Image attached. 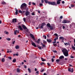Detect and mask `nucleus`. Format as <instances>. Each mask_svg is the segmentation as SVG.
<instances>
[{
    "instance_id": "46",
    "label": "nucleus",
    "mask_w": 75,
    "mask_h": 75,
    "mask_svg": "<svg viewBox=\"0 0 75 75\" xmlns=\"http://www.w3.org/2000/svg\"><path fill=\"white\" fill-rule=\"evenodd\" d=\"M53 51L54 52H55L56 53H57V51L56 50H53Z\"/></svg>"
},
{
    "instance_id": "11",
    "label": "nucleus",
    "mask_w": 75,
    "mask_h": 75,
    "mask_svg": "<svg viewBox=\"0 0 75 75\" xmlns=\"http://www.w3.org/2000/svg\"><path fill=\"white\" fill-rule=\"evenodd\" d=\"M22 27H23V29H24V30H26V29H27V28L26 27V26H25V25L23 24H22Z\"/></svg>"
},
{
    "instance_id": "3",
    "label": "nucleus",
    "mask_w": 75,
    "mask_h": 75,
    "mask_svg": "<svg viewBox=\"0 0 75 75\" xmlns=\"http://www.w3.org/2000/svg\"><path fill=\"white\" fill-rule=\"evenodd\" d=\"M62 52L65 57H68V52L67 49H64L62 50Z\"/></svg>"
},
{
    "instance_id": "37",
    "label": "nucleus",
    "mask_w": 75,
    "mask_h": 75,
    "mask_svg": "<svg viewBox=\"0 0 75 75\" xmlns=\"http://www.w3.org/2000/svg\"><path fill=\"white\" fill-rule=\"evenodd\" d=\"M18 12L19 13H21V14H22V11H21V10H19L18 11Z\"/></svg>"
},
{
    "instance_id": "30",
    "label": "nucleus",
    "mask_w": 75,
    "mask_h": 75,
    "mask_svg": "<svg viewBox=\"0 0 75 75\" xmlns=\"http://www.w3.org/2000/svg\"><path fill=\"white\" fill-rule=\"evenodd\" d=\"M71 48L72 49L74 50H75V47L74 46H72Z\"/></svg>"
},
{
    "instance_id": "29",
    "label": "nucleus",
    "mask_w": 75,
    "mask_h": 75,
    "mask_svg": "<svg viewBox=\"0 0 75 75\" xmlns=\"http://www.w3.org/2000/svg\"><path fill=\"white\" fill-rule=\"evenodd\" d=\"M38 48L39 49V50H41L42 49V48H41V47H39V46L38 45Z\"/></svg>"
},
{
    "instance_id": "50",
    "label": "nucleus",
    "mask_w": 75,
    "mask_h": 75,
    "mask_svg": "<svg viewBox=\"0 0 75 75\" xmlns=\"http://www.w3.org/2000/svg\"><path fill=\"white\" fill-rule=\"evenodd\" d=\"M42 61H46V60H45V59H42Z\"/></svg>"
},
{
    "instance_id": "31",
    "label": "nucleus",
    "mask_w": 75,
    "mask_h": 75,
    "mask_svg": "<svg viewBox=\"0 0 75 75\" xmlns=\"http://www.w3.org/2000/svg\"><path fill=\"white\" fill-rule=\"evenodd\" d=\"M43 43H44L45 44H47V41H45V40H43Z\"/></svg>"
},
{
    "instance_id": "55",
    "label": "nucleus",
    "mask_w": 75,
    "mask_h": 75,
    "mask_svg": "<svg viewBox=\"0 0 75 75\" xmlns=\"http://www.w3.org/2000/svg\"><path fill=\"white\" fill-rule=\"evenodd\" d=\"M60 18H61V19H62V18H63V17L62 16H61L60 17Z\"/></svg>"
},
{
    "instance_id": "32",
    "label": "nucleus",
    "mask_w": 75,
    "mask_h": 75,
    "mask_svg": "<svg viewBox=\"0 0 75 75\" xmlns=\"http://www.w3.org/2000/svg\"><path fill=\"white\" fill-rule=\"evenodd\" d=\"M59 61H60L59 59H57L56 60V62H59Z\"/></svg>"
},
{
    "instance_id": "59",
    "label": "nucleus",
    "mask_w": 75,
    "mask_h": 75,
    "mask_svg": "<svg viewBox=\"0 0 75 75\" xmlns=\"http://www.w3.org/2000/svg\"><path fill=\"white\" fill-rule=\"evenodd\" d=\"M36 74H39V71H37L36 72Z\"/></svg>"
},
{
    "instance_id": "28",
    "label": "nucleus",
    "mask_w": 75,
    "mask_h": 75,
    "mask_svg": "<svg viewBox=\"0 0 75 75\" xmlns=\"http://www.w3.org/2000/svg\"><path fill=\"white\" fill-rule=\"evenodd\" d=\"M17 72H20V69L18 68L17 69Z\"/></svg>"
},
{
    "instance_id": "18",
    "label": "nucleus",
    "mask_w": 75,
    "mask_h": 75,
    "mask_svg": "<svg viewBox=\"0 0 75 75\" xmlns=\"http://www.w3.org/2000/svg\"><path fill=\"white\" fill-rule=\"evenodd\" d=\"M15 9L16 10V12H15L16 15H17V14H18V10H17V8H16Z\"/></svg>"
},
{
    "instance_id": "45",
    "label": "nucleus",
    "mask_w": 75,
    "mask_h": 75,
    "mask_svg": "<svg viewBox=\"0 0 75 75\" xmlns=\"http://www.w3.org/2000/svg\"><path fill=\"white\" fill-rule=\"evenodd\" d=\"M44 71V69H43L42 70V71H41V72H43Z\"/></svg>"
},
{
    "instance_id": "48",
    "label": "nucleus",
    "mask_w": 75,
    "mask_h": 75,
    "mask_svg": "<svg viewBox=\"0 0 75 75\" xmlns=\"http://www.w3.org/2000/svg\"><path fill=\"white\" fill-rule=\"evenodd\" d=\"M54 58H52V62H54Z\"/></svg>"
},
{
    "instance_id": "58",
    "label": "nucleus",
    "mask_w": 75,
    "mask_h": 75,
    "mask_svg": "<svg viewBox=\"0 0 75 75\" xmlns=\"http://www.w3.org/2000/svg\"><path fill=\"white\" fill-rule=\"evenodd\" d=\"M56 39H57V40H58V36H56Z\"/></svg>"
},
{
    "instance_id": "38",
    "label": "nucleus",
    "mask_w": 75,
    "mask_h": 75,
    "mask_svg": "<svg viewBox=\"0 0 75 75\" xmlns=\"http://www.w3.org/2000/svg\"><path fill=\"white\" fill-rule=\"evenodd\" d=\"M31 14L32 16H35V13L34 12H33L32 13H31Z\"/></svg>"
},
{
    "instance_id": "62",
    "label": "nucleus",
    "mask_w": 75,
    "mask_h": 75,
    "mask_svg": "<svg viewBox=\"0 0 75 75\" xmlns=\"http://www.w3.org/2000/svg\"><path fill=\"white\" fill-rule=\"evenodd\" d=\"M57 40V39H56V38H54V41H56V40Z\"/></svg>"
},
{
    "instance_id": "9",
    "label": "nucleus",
    "mask_w": 75,
    "mask_h": 75,
    "mask_svg": "<svg viewBox=\"0 0 75 75\" xmlns=\"http://www.w3.org/2000/svg\"><path fill=\"white\" fill-rule=\"evenodd\" d=\"M31 44L33 46V47H37V46L36 45H35V43L34 42L32 41Z\"/></svg>"
},
{
    "instance_id": "2",
    "label": "nucleus",
    "mask_w": 75,
    "mask_h": 75,
    "mask_svg": "<svg viewBox=\"0 0 75 75\" xmlns=\"http://www.w3.org/2000/svg\"><path fill=\"white\" fill-rule=\"evenodd\" d=\"M20 8L21 10H26L27 8V4L25 3H23L21 5Z\"/></svg>"
},
{
    "instance_id": "51",
    "label": "nucleus",
    "mask_w": 75,
    "mask_h": 75,
    "mask_svg": "<svg viewBox=\"0 0 75 75\" xmlns=\"http://www.w3.org/2000/svg\"><path fill=\"white\" fill-rule=\"evenodd\" d=\"M15 42H16L15 41H13V42H12L13 44H14V43H15Z\"/></svg>"
},
{
    "instance_id": "63",
    "label": "nucleus",
    "mask_w": 75,
    "mask_h": 75,
    "mask_svg": "<svg viewBox=\"0 0 75 75\" xmlns=\"http://www.w3.org/2000/svg\"><path fill=\"white\" fill-rule=\"evenodd\" d=\"M41 2H42V3H44V1L43 0H42Z\"/></svg>"
},
{
    "instance_id": "13",
    "label": "nucleus",
    "mask_w": 75,
    "mask_h": 75,
    "mask_svg": "<svg viewBox=\"0 0 75 75\" xmlns=\"http://www.w3.org/2000/svg\"><path fill=\"white\" fill-rule=\"evenodd\" d=\"M47 42H48L49 43H51V42H52V40L50 39H47Z\"/></svg>"
},
{
    "instance_id": "36",
    "label": "nucleus",
    "mask_w": 75,
    "mask_h": 75,
    "mask_svg": "<svg viewBox=\"0 0 75 75\" xmlns=\"http://www.w3.org/2000/svg\"><path fill=\"white\" fill-rule=\"evenodd\" d=\"M64 45H66V46L68 45V44L67 43H64Z\"/></svg>"
},
{
    "instance_id": "41",
    "label": "nucleus",
    "mask_w": 75,
    "mask_h": 75,
    "mask_svg": "<svg viewBox=\"0 0 75 75\" xmlns=\"http://www.w3.org/2000/svg\"><path fill=\"white\" fill-rule=\"evenodd\" d=\"M75 6L74 5H73L72 4H71V7H74Z\"/></svg>"
},
{
    "instance_id": "33",
    "label": "nucleus",
    "mask_w": 75,
    "mask_h": 75,
    "mask_svg": "<svg viewBox=\"0 0 75 75\" xmlns=\"http://www.w3.org/2000/svg\"><path fill=\"white\" fill-rule=\"evenodd\" d=\"M54 35H55L56 37H57L58 36V34H57V33H55L54 34Z\"/></svg>"
},
{
    "instance_id": "8",
    "label": "nucleus",
    "mask_w": 75,
    "mask_h": 75,
    "mask_svg": "<svg viewBox=\"0 0 75 75\" xmlns=\"http://www.w3.org/2000/svg\"><path fill=\"white\" fill-rule=\"evenodd\" d=\"M26 11L25 14L26 16H28V15H29V14H30V12L28 11L26 9Z\"/></svg>"
},
{
    "instance_id": "42",
    "label": "nucleus",
    "mask_w": 75,
    "mask_h": 75,
    "mask_svg": "<svg viewBox=\"0 0 75 75\" xmlns=\"http://www.w3.org/2000/svg\"><path fill=\"white\" fill-rule=\"evenodd\" d=\"M42 64H45V63L44 62H42L40 64L41 65H43Z\"/></svg>"
},
{
    "instance_id": "34",
    "label": "nucleus",
    "mask_w": 75,
    "mask_h": 75,
    "mask_svg": "<svg viewBox=\"0 0 75 75\" xmlns=\"http://www.w3.org/2000/svg\"><path fill=\"white\" fill-rule=\"evenodd\" d=\"M2 4H6V2L4 1L2 2Z\"/></svg>"
},
{
    "instance_id": "26",
    "label": "nucleus",
    "mask_w": 75,
    "mask_h": 75,
    "mask_svg": "<svg viewBox=\"0 0 75 75\" xmlns=\"http://www.w3.org/2000/svg\"><path fill=\"white\" fill-rule=\"evenodd\" d=\"M16 49H19V46L18 45H16Z\"/></svg>"
},
{
    "instance_id": "54",
    "label": "nucleus",
    "mask_w": 75,
    "mask_h": 75,
    "mask_svg": "<svg viewBox=\"0 0 75 75\" xmlns=\"http://www.w3.org/2000/svg\"><path fill=\"white\" fill-rule=\"evenodd\" d=\"M70 58H74V57L72 56H71L70 57Z\"/></svg>"
},
{
    "instance_id": "7",
    "label": "nucleus",
    "mask_w": 75,
    "mask_h": 75,
    "mask_svg": "<svg viewBox=\"0 0 75 75\" xmlns=\"http://www.w3.org/2000/svg\"><path fill=\"white\" fill-rule=\"evenodd\" d=\"M53 28H55V25L54 24H52V26H51V28H50V30H52Z\"/></svg>"
},
{
    "instance_id": "60",
    "label": "nucleus",
    "mask_w": 75,
    "mask_h": 75,
    "mask_svg": "<svg viewBox=\"0 0 75 75\" xmlns=\"http://www.w3.org/2000/svg\"><path fill=\"white\" fill-rule=\"evenodd\" d=\"M35 71H37V68H35Z\"/></svg>"
},
{
    "instance_id": "20",
    "label": "nucleus",
    "mask_w": 75,
    "mask_h": 75,
    "mask_svg": "<svg viewBox=\"0 0 75 75\" xmlns=\"http://www.w3.org/2000/svg\"><path fill=\"white\" fill-rule=\"evenodd\" d=\"M12 62H13L14 63V62H16V58H14L12 61Z\"/></svg>"
},
{
    "instance_id": "25",
    "label": "nucleus",
    "mask_w": 75,
    "mask_h": 75,
    "mask_svg": "<svg viewBox=\"0 0 75 75\" xmlns=\"http://www.w3.org/2000/svg\"><path fill=\"white\" fill-rule=\"evenodd\" d=\"M61 3V2L60 1H57V4H59Z\"/></svg>"
},
{
    "instance_id": "64",
    "label": "nucleus",
    "mask_w": 75,
    "mask_h": 75,
    "mask_svg": "<svg viewBox=\"0 0 75 75\" xmlns=\"http://www.w3.org/2000/svg\"><path fill=\"white\" fill-rule=\"evenodd\" d=\"M43 75H47V74H46V73H44V74H43Z\"/></svg>"
},
{
    "instance_id": "35",
    "label": "nucleus",
    "mask_w": 75,
    "mask_h": 75,
    "mask_svg": "<svg viewBox=\"0 0 75 75\" xmlns=\"http://www.w3.org/2000/svg\"><path fill=\"white\" fill-rule=\"evenodd\" d=\"M39 5L40 6H43V4H42L40 3L39 4Z\"/></svg>"
},
{
    "instance_id": "1",
    "label": "nucleus",
    "mask_w": 75,
    "mask_h": 75,
    "mask_svg": "<svg viewBox=\"0 0 75 75\" xmlns=\"http://www.w3.org/2000/svg\"><path fill=\"white\" fill-rule=\"evenodd\" d=\"M46 4L48 3L49 5H52L53 6H57V4L55 2H51V1H48L47 0H44Z\"/></svg>"
},
{
    "instance_id": "47",
    "label": "nucleus",
    "mask_w": 75,
    "mask_h": 75,
    "mask_svg": "<svg viewBox=\"0 0 75 75\" xmlns=\"http://www.w3.org/2000/svg\"><path fill=\"white\" fill-rule=\"evenodd\" d=\"M25 11H23L22 12V14H23V13H25Z\"/></svg>"
},
{
    "instance_id": "40",
    "label": "nucleus",
    "mask_w": 75,
    "mask_h": 75,
    "mask_svg": "<svg viewBox=\"0 0 75 75\" xmlns=\"http://www.w3.org/2000/svg\"><path fill=\"white\" fill-rule=\"evenodd\" d=\"M8 59H10V60H11V57H8Z\"/></svg>"
},
{
    "instance_id": "44",
    "label": "nucleus",
    "mask_w": 75,
    "mask_h": 75,
    "mask_svg": "<svg viewBox=\"0 0 75 75\" xmlns=\"http://www.w3.org/2000/svg\"><path fill=\"white\" fill-rule=\"evenodd\" d=\"M23 21L24 22H25V18H23Z\"/></svg>"
},
{
    "instance_id": "24",
    "label": "nucleus",
    "mask_w": 75,
    "mask_h": 75,
    "mask_svg": "<svg viewBox=\"0 0 75 75\" xmlns=\"http://www.w3.org/2000/svg\"><path fill=\"white\" fill-rule=\"evenodd\" d=\"M17 30H16L14 31V34L15 35H16L17 34Z\"/></svg>"
},
{
    "instance_id": "12",
    "label": "nucleus",
    "mask_w": 75,
    "mask_h": 75,
    "mask_svg": "<svg viewBox=\"0 0 75 75\" xmlns=\"http://www.w3.org/2000/svg\"><path fill=\"white\" fill-rule=\"evenodd\" d=\"M18 28H19L20 29V30H21V31H23V28H22L21 26L20 25H18Z\"/></svg>"
},
{
    "instance_id": "49",
    "label": "nucleus",
    "mask_w": 75,
    "mask_h": 75,
    "mask_svg": "<svg viewBox=\"0 0 75 75\" xmlns=\"http://www.w3.org/2000/svg\"><path fill=\"white\" fill-rule=\"evenodd\" d=\"M47 64L49 66H50V64L48 63H47Z\"/></svg>"
},
{
    "instance_id": "15",
    "label": "nucleus",
    "mask_w": 75,
    "mask_h": 75,
    "mask_svg": "<svg viewBox=\"0 0 75 75\" xmlns=\"http://www.w3.org/2000/svg\"><path fill=\"white\" fill-rule=\"evenodd\" d=\"M36 42H37L38 44H39L40 43V39H38V40L37 41H35Z\"/></svg>"
},
{
    "instance_id": "23",
    "label": "nucleus",
    "mask_w": 75,
    "mask_h": 75,
    "mask_svg": "<svg viewBox=\"0 0 75 75\" xmlns=\"http://www.w3.org/2000/svg\"><path fill=\"white\" fill-rule=\"evenodd\" d=\"M4 34L8 35V32H6V31H5L4 32Z\"/></svg>"
},
{
    "instance_id": "43",
    "label": "nucleus",
    "mask_w": 75,
    "mask_h": 75,
    "mask_svg": "<svg viewBox=\"0 0 75 75\" xmlns=\"http://www.w3.org/2000/svg\"><path fill=\"white\" fill-rule=\"evenodd\" d=\"M68 71H69V72H71V69L70 68H69L68 69Z\"/></svg>"
},
{
    "instance_id": "53",
    "label": "nucleus",
    "mask_w": 75,
    "mask_h": 75,
    "mask_svg": "<svg viewBox=\"0 0 75 75\" xmlns=\"http://www.w3.org/2000/svg\"><path fill=\"white\" fill-rule=\"evenodd\" d=\"M32 4H33V5H35L36 4L35 3L33 2L32 3Z\"/></svg>"
},
{
    "instance_id": "56",
    "label": "nucleus",
    "mask_w": 75,
    "mask_h": 75,
    "mask_svg": "<svg viewBox=\"0 0 75 75\" xmlns=\"http://www.w3.org/2000/svg\"><path fill=\"white\" fill-rule=\"evenodd\" d=\"M62 4H64L65 3V2L64 1H62Z\"/></svg>"
},
{
    "instance_id": "4",
    "label": "nucleus",
    "mask_w": 75,
    "mask_h": 75,
    "mask_svg": "<svg viewBox=\"0 0 75 75\" xmlns=\"http://www.w3.org/2000/svg\"><path fill=\"white\" fill-rule=\"evenodd\" d=\"M46 24H45V23H42L41 24V26H38V27L39 28H44V26H45Z\"/></svg>"
},
{
    "instance_id": "61",
    "label": "nucleus",
    "mask_w": 75,
    "mask_h": 75,
    "mask_svg": "<svg viewBox=\"0 0 75 75\" xmlns=\"http://www.w3.org/2000/svg\"><path fill=\"white\" fill-rule=\"evenodd\" d=\"M28 4L30 5V6H31V2H30Z\"/></svg>"
},
{
    "instance_id": "52",
    "label": "nucleus",
    "mask_w": 75,
    "mask_h": 75,
    "mask_svg": "<svg viewBox=\"0 0 75 75\" xmlns=\"http://www.w3.org/2000/svg\"><path fill=\"white\" fill-rule=\"evenodd\" d=\"M53 46H57V44H53Z\"/></svg>"
},
{
    "instance_id": "19",
    "label": "nucleus",
    "mask_w": 75,
    "mask_h": 75,
    "mask_svg": "<svg viewBox=\"0 0 75 75\" xmlns=\"http://www.w3.org/2000/svg\"><path fill=\"white\" fill-rule=\"evenodd\" d=\"M5 61V59H4V58H2L1 59V62H4Z\"/></svg>"
},
{
    "instance_id": "21",
    "label": "nucleus",
    "mask_w": 75,
    "mask_h": 75,
    "mask_svg": "<svg viewBox=\"0 0 75 75\" xmlns=\"http://www.w3.org/2000/svg\"><path fill=\"white\" fill-rule=\"evenodd\" d=\"M28 70L29 71V73H31V69H30V68H28Z\"/></svg>"
},
{
    "instance_id": "14",
    "label": "nucleus",
    "mask_w": 75,
    "mask_h": 75,
    "mask_svg": "<svg viewBox=\"0 0 75 75\" xmlns=\"http://www.w3.org/2000/svg\"><path fill=\"white\" fill-rule=\"evenodd\" d=\"M47 27H49V28H51V26L50 23H47Z\"/></svg>"
},
{
    "instance_id": "17",
    "label": "nucleus",
    "mask_w": 75,
    "mask_h": 75,
    "mask_svg": "<svg viewBox=\"0 0 75 75\" xmlns=\"http://www.w3.org/2000/svg\"><path fill=\"white\" fill-rule=\"evenodd\" d=\"M66 26H67V25L63 24V27H62L63 29H65V27H66Z\"/></svg>"
},
{
    "instance_id": "39",
    "label": "nucleus",
    "mask_w": 75,
    "mask_h": 75,
    "mask_svg": "<svg viewBox=\"0 0 75 75\" xmlns=\"http://www.w3.org/2000/svg\"><path fill=\"white\" fill-rule=\"evenodd\" d=\"M43 37L45 38V39H47V37L46 36H45V35H44L43 36Z\"/></svg>"
},
{
    "instance_id": "57",
    "label": "nucleus",
    "mask_w": 75,
    "mask_h": 75,
    "mask_svg": "<svg viewBox=\"0 0 75 75\" xmlns=\"http://www.w3.org/2000/svg\"><path fill=\"white\" fill-rule=\"evenodd\" d=\"M42 46L43 47H45V45L44 44L42 45Z\"/></svg>"
},
{
    "instance_id": "16",
    "label": "nucleus",
    "mask_w": 75,
    "mask_h": 75,
    "mask_svg": "<svg viewBox=\"0 0 75 75\" xmlns=\"http://www.w3.org/2000/svg\"><path fill=\"white\" fill-rule=\"evenodd\" d=\"M59 39H60V40H61V39H62V41H64V38L62 36H60L59 37Z\"/></svg>"
},
{
    "instance_id": "6",
    "label": "nucleus",
    "mask_w": 75,
    "mask_h": 75,
    "mask_svg": "<svg viewBox=\"0 0 75 75\" xmlns=\"http://www.w3.org/2000/svg\"><path fill=\"white\" fill-rule=\"evenodd\" d=\"M69 22H70L69 21H68V20H63L62 21V23L65 24V23H69Z\"/></svg>"
},
{
    "instance_id": "5",
    "label": "nucleus",
    "mask_w": 75,
    "mask_h": 75,
    "mask_svg": "<svg viewBox=\"0 0 75 75\" xmlns=\"http://www.w3.org/2000/svg\"><path fill=\"white\" fill-rule=\"evenodd\" d=\"M30 36L33 39V40H35V38H34V36L31 33L30 34Z\"/></svg>"
},
{
    "instance_id": "22",
    "label": "nucleus",
    "mask_w": 75,
    "mask_h": 75,
    "mask_svg": "<svg viewBox=\"0 0 75 75\" xmlns=\"http://www.w3.org/2000/svg\"><path fill=\"white\" fill-rule=\"evenodd\" d=\"M64 57L63 56H61L59 57V59H62V58H64Z\"/></svg>"
},
{
    "instance_id": "27",
    "label": "nucleus",
    "mask_w": 75,
    "mask_h": 75,
    "mask_svg": "<svg viewBox=\"0 0 75 75\" xmlns=\"http://www.w3.org/2000/svg\"><path fill=\"white\" fill-rule=\"evenodd\" d=\"M6 40L8 41H10L11 40V38H7L6 39Z\"/></svg>"
},
{
    "instance_id": "10",
    "label": "nucleus",
    "mask_w": 75,
    "mask_h": 75,
    "mask_svg": "<svg viewBox=\"0 0 75 75\" xmlns=\"http://www.w3.org/2000/svg\"><path fill=\"white\" fill-rule=\"evenodd\" d=\"M17 21V19L16 18H13V19L12 22V23H16Z\"/></svg>"
}]
</instances>
